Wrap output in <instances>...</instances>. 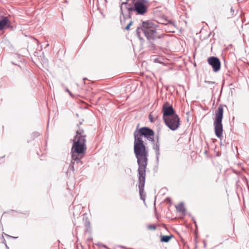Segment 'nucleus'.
<instances>
[{
  "mask_svg": "<svg viewBox=\"0 0 249 249\" xmlns=\"http://www.w3.org/2000/svg\"><path fill=\"white\" fill-rule=\"evenodd\" d=\"M71 168H72V170L73 171H74V168H73V166L71 167Z\"/></svg>",
  "mask_w": 249,
  "mask_h": 249,
  "instance_id": "nucleus-20",
  "label": "nucleus"
},
{
  "mask_svg": "<svg viewBox=\"0 0 249 249\" xmlns=\"http://www.w3.org/2000/svg\"><path fill=\"white\" fill-rule=\"evenodd\" d=\"M148 118L151 123L154 122L155 120L158 118L157 113L154 111L150 112L148 115Z\"/></svg>",
  "mask_w": 249,
  "mask_h": 249,
  "instance_id": "nucleus-12",
  "label": "nucleus"
},
{
  "mask_svg": "<svg viewBox=\"0 0 249 249\" xmlns=\"http://www.w3.org/2000/svg\"><path fill=\"white\" fill-rule=\"evenodd\" d=\"M160 242L164 243H168L172 238H173V235L170 234L169 235H160Z\"/></svg>",
  "mask_w": 249,
  "mask_h": 249,
  "instance_id": "nucleus-11",
  "label": "nucleus"
},
{
  "mask_svg": "<svg viewBox=\"0 0 249 249\" xmlns=\"http://www.w3.org/2000/svg\"><path fill=\"white\" fill-rule=\"evenodd\" d=\"M127 4V2H123V3H122V5H123V4Z\"/></svg>",
  "mask_w": 249,
  "mask_h": 249,
  "instance_id": "nucleus-18",
  "label": "nucleus"
},
{
  "mask_svg": "<svg viewBox=\"0 0 249 249\" xmlns=\"http://www.w3.org/2000/svg\"><path fill=\"white\" fill-rule=\"evenodd\" d=\"M76 135L73 139V143L71 148L72 160H77V163L81 162L80 159L85 154L87 150L86 134L84 129L78 126Z\"/></svg>",
  "mask_w": 249,
  "mask_h": 249,
  "instance_id": "nucleus-2",
  "label": "nucleus"
},
{
  "mask_svg": "<svg viewBox=\"0 0 249 249\" xmlns=\"http://www.w3.org/2000/svg\"><path fill=\"white\" fill-rule=\"evenodd\" d=\"M162 112L163 113V119L166 117L173 116V115H177L173 107L168 102H165L163 105Z\"/></svg>",
  "mask_w": 249,
  "mask_h": 249,
  "instance_id": "nucleus-8",
  "label": "nucleus"
},
{
  "mask_svg": "<svg viewBox=\"0 0 249 249\" xmlns=\"http://www.w3.org/2000/svg\"><path fill=\"white\" fill-rule=\"evenodd\" d=\"M141 29L145 36L150 42L161 38L166 36L164 34L160 33L158 26L150 21H143Z\"/></svg>",
  "mask_w": 249,
  "mask_h": 249,
  "instance_id": "nucleus-3",
  "label": "nucleus"
},
{
  "mask_svg": "<svg viewBox=\"0 0 249 249\" xmlns=\"http://www.w3.org/2000/svg\"><path fill=\"white\" fill-rule=\"evenodd\" d=\"M134 150L137 159L138 164H147L148 153L142 140V136H144L149 141H153L154 132L148 127H143L137 129L134 133Z\"/></svg>",
  "mask_w": 249,
  "mask_h": 249,
  "instance_id": "nucleus-1",
  "label": "nucleus"
},
{
  "mask_svg": "<svg viewBox=\"0 0 249 249\" xmlns=\"http://www.w3.org/2000/svg\"><path fill=\"white\" fill-rule=\"evenodd\" d=\"M223 107L221 105H219L217 109L215 111V117L213 125L214 126L215 134L219 138H221L223 135L222 120L223 116Z\"/></svg>",
  "mask_w": 249,
  "mask_h": 249,
  "instance_id": "nucleus-4",
  "label": "nucleus"
},
{
  "mask_svg": "<svg viewBox=\"0 0 249 249\" xmlns=\"http://www.w3.org/2000/svg\"><path fill=\"white\" fill-rule=\"evenodd\" d=\"M67 91L69 92L70 94L71 95V93L70 92V91L69 90H67Z\"/></svg>",
  "mask_w": 249,
  "mask_h": 249,
  "instance_id": "nucleus-19",
  "label": "nucleus"
},
{
  "mask_svg": "<svg viewBox=\"0 0 249 249\" xmlns=\"http://www.w3.org/2000/svg\"><path fill=\"white\" fill-rule=\"evenodd\" d=\"M132 23V21H130L129 24L125 27V29L126 30H128L129 29V28H130V26L131 25Z\"/></svg>",
  "mask_w": 249,
  "mask_h": 249,
  "instance_id": "nucleus-15",
  "label": "nucleus"
},
{
  "mask_svg": "<svg viewBox=\"0 0 249 249\" xmlns=\"http://www.w3.org/2000/svg\"><path fill=\"white\" fill-rule=\"evenodd\" d=\"M207 61L208 64L212 67L213 71L217 72L220 70L221 63L218 58L212 56L208 58Z\"/></svg>",
  "mask_w": 249,
  "mask_h": 249,
  "instance_id": "nucleus-9",
  "label": "nucleus"
},
{
  "mask_svg": "<svg viewBox=\"0 0 249 249\" xmlns=\"http://www.w3.org/2000/svg\"><path fill=\"white\" fill-rule=\"evenodd\" d=\"M147 3L146 0H137L134 2V6L128 8V10L135 11L139 15H143L147 12Z\"/></svg>",
  "mask_w": 249,
  "mask_h": 249,
  "instance_id": "nucleus-6",
  "label": "nucleus"
},
{
  "mask_svg": "<svg viewBox=\"0 0 249 249\" xmlns=\"http://www.w3.org/2000/svg\"><path fill=\"white\" fill-rule=\"evenodd\" d=\"M163 120L165 124L173 131L177 130L179 127L180 119L178 115H173Z\"/></svg>",
  "mask_w": 249,
  "mask_h": 249,
  "instance_id": "nucleus-7",
  "label": "nucleus"
},
{
  "mask_svg": "<svg viewBox=\"0 0 249 249\" xmlns=\"http://www.w3.org/2000/svg\"><path fill=\"white\" fill-rule=\"evenodd\" d=\"M205 83H207L209 84H213L214 83V82H210V81H205Z\"/></svg>",
  "mask_w": 249,
  "mask_h": 249,
  "instance_id": "nucleus-17",
  "label": "nucleus"
},
{
  "mask_svg": "<svg viewBox=\"0 0 249 249\" xmlns=\"http://www.w3.org/2000/svg\"><path fill=\"white\" fill-rule=\"evenodd\" d=\"M177 211L181 213H184L185 212V209L183 204H180L176 206Z\"/></svg>",
  "mask_w": 249,
  "mask_h": 249,
  "instance_id": "nucleus-13",
  "label": "nucleus"
},
{
  "mask_svg": "<svg viewBox=\"0 0 249 249\" xmlns=\"http://www.w3.org/2000/svg\"><path fill=\"white\" fill-rule=\"evenodd\" d=\"M231 12L232 16L234 14V10L232 9V7H231Z\"/></svg>",
  "mask_w": 249,
  "mask_h": 249,
  "instance_id": "nucleus-16",
  "label": "nucleus"
},
{
  "mask_svg": "<svg viewBox=\"0 0 249 249\" xmlns=\"http://www.w3.org/2000/svg\"><path fill=\"white\" fill-rule=\"evenodd\" d=\"M147 229L149 230H155L156 229V226L155 225L150 224L147 226Z\"/></svg>",
  "mask_w": 249,
  "mask_h": 249,
  "instance_id": "nucleus-14",
  "label": "nucleus"
},
{
  "mask_svg": "<svg viewBox=\"0 0 249 249\" xmlns=\"http://www.w3.org/2000/svg\"><path fill=\"white\" fill-rule=\"evenodd\" d=\"M138 173H139V194L141 199L143 201H145L146 197V194L144 191V187L145 181L146 176V168L147 164L140 163L138 164Z\"/></svg>",
  "mask_w": 249,
  "mask_h": 249,
  "instance_id": "nucleus-5",
  "label": "nucleus"
},
{
  "mask_svg": "<svg viewBox=\"0 0 249 249\" xmlns=\"http://www.w3.org/2000/svg\"><path fill=\"white\" fill-rule=\"evenodd\" d=\"M10 25V21L8 18L6 17H3L0 20V31L3 29L5 27H9Z\"/></svg>",
  "mask_w": 249,
  "mask_h": 249,
  "instance_id": "nucleus-10",
  "label": "nucleus"
}]
</instances>
